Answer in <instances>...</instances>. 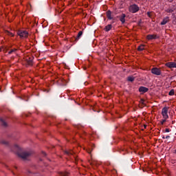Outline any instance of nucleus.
I'll return each mask as SVG.
<instances>
[{
    "label": "nucleus",
    "instance_id": "32",
    "mask_svg": "<svg viewBox=\"0 0 176 176\" xmlns=\"http://www.w3.org/2000/svg\"><path fill=\"white\" fill-rule=\"evenodd\" d=\"M28 173H29V174H31L32 172L31 171H28Z\"/></svg>",
    "mask_w": 176,
    "mask_h": 176
},
{
    "label": "nucleus",
    "instance_id": "23",
    "mask_svg": "<svg viewBox=\"0 0 176 176\" xmlns=\"http://www.w3.org/2000/svg\"><path fill=\"white\" fill-rule=\"evenodd\" d=\"M166 120H167V119L164 118V119L161 121V124H164V123H166Z\"/></svg>",
    "mask_w": 176,
    "mask_h": 176
},
{
    "label": "nucleus",
    "instance_id": "12",
    "mask_svg": "<svg viewBox=\"0 0 176 176\" xmlns=\"http://www.w3.org/2000/svg\"><path fill=\"white\" fill-rule=\"evenodd\" d=\"M106 14L109 20H112V19H113V17H112V12H111V10H108Z\"/></svg>",
    "mask_w": 176,
    "mask_h": 176
},
{
    "label": "nucleus",
    "instance_id": "30",
    "mask_svg": "<svg viewBox=\"0 0 176 176\" xmlns=\"http://www.w3.org/2000/svg\"><path fill=\"white\" fill-rule=\"evenodd\" d=\"M14 168H16V170H17V166H14Z\"/></svg>",
    "mask_w": 176,
    "mask_h": 176
},
{
    "label": "nucleus",
    "instance_id": "17",
    "mask_svg": "<svg viewBox=\"0 0 176 176\" xmlns=\"http://www.w3.org/2000/svg\"><path fill=\"white\" fill-rule=\"evenodd\" d=\"M69 175V173H68L67 172H61L59 174V176H68Z\"/></svg>",
    "mask_w": 176,
    "mask_h": 176
},
{
    "label": "nucleus",
    "instance_id": "5",
    "mask_svg": "<svg viewBox=\"0 0 176 176\" xmlns=\"http://www.w3.org/2000/svg\"><path fill=\"white\" fill-rule=\"evenodd\" d=\"M18 35H19L21 38H27V36H28V32L25 30H19L18 32Z\"/></svg>",
    "mask_w": 176,
    "mask_h": 176
},
{
    "label": "nucleus",
    "instance_id": "22",
    "mask_svg": "<svg viewBox=\"0 0 176 176\" xmlns=\"http://www.w3.org/2000/svg\"><path fill=\"white\" fill-rule=\"evenodd\" d=\"M175 94V91H174V89H171L169 93H168V95L169 96H174Z\"/></svg>",
    "mask_w": 176,
    "mask_h": 176
},
{
    "label": "nucleus",
    "instance_id": "13",
    "mask_svg": "<svg viewBox=\"0 0 176 176\" xmlns=\"http://www.w3.org/2000/svg\"><path fill=\"white\" fill-rule=\"evenodd\" d=\"M169 21L168 16L165 17L161 22V25H166V23Z\"/></svg>",
    "mask_w": 176,
    "mask_h": 176
},
{
    "label": "nucleus",
    "instance_id": "11",
    "mask_svg": "<svg viewBox=\"0 0 176 176\" xmlns=\"http://www.w3.org/2000/svg\"><path fill=\"white\" fill-rule=\"evenodd\" d=\"M139 91H140V93H142V94H144V93H147V91H149V89L146 88L145 87L141 86L139 88Z\"/></svg>",
    "mask_w": 176,
    "mask_h": 176
},
{
    "label": "nucleus",
    "instance_id": "18",
    "mask_svg": "<svg viewBox=\"0 0 176 176\" xmlns=\"http://www.w3.org/2000/svg\"><path fill=\"white\" fill-rule=\"evenodd\" d=\"M134 79H135V77L129 76L128 78H127V80H128L129 82H134Z\"/></svg>",
    "mask_w": 176,
    "mask_h": 176
},
{
    "label": "nucleus",
    "instance_id": "10",
    "mask_svg": "<svg viewBox=\"0 0 176 176\" xmlns=\"http://www.w3.org/2000/svg\"><path fill=\"white\" fill-rule=\"evenodd\" d=\"M64 153L67 156H73L74 158L76 159L75 155H74V151H72V150H65Z\"/></svg>",
    "mask_w": 176,
    "mask_h": 176
},
{
    "label": "nucleus",
    "instance_id": "9",
    "mask_svg": "<svg viewBox=\"0 0 176 176\" xmlns=\"http://www.w3.org/2000/svg\"><path fill=\"white\" fill-rule=\"evenodd\" d=\"M166 66L168 67V68H176V63L168 62L166 63Z\"/></svg>",
    "mask_w": 176,
    "mask_h": 176
},
{
    "label": "nucleus",
    "instance_id": "3",
    "mask_svg": "<svg viewBox=\"0 0 176 176\" xmlns=\"http://www.w3.org/2000/svg\"><path fill=\"white\" fill-rule=\"evenodd\" d=\"M168 107H164L162 111V115L164 119H168Z\"/></svg>",
    "mask_w": 176,
    "mask_h": 176
},
{
    "label": "nucleus",
    "instance_id": "15",
    "mask_svg": "<svg viewBox=\"0 0 176 176\" xmlns=\"http://www.w3.org/2000/svg\"><path fill=\"white\" fill-rule=\"evenodd\" d=\"M82 35H83V32L80 31L77 35V37L76 38V41H79V39H80V36H82Z\"/></svg>",
    "mask_w": 176,
    "mask_h": 176
},
{
    "label": "nucleus",
    "instance_id": "26",
    "mask_svg": "<svg viewBox=\"0 0 176 176\" xmlns=\"http://www.w3.org/2000/svg\"><path fill=\"white\" fill-rule=\"evenodd\" d=\"M168 138H170V135H166V140H168Z\"/></svg>",
    "mask_w": 176,
    "mask_h": 176
},
{
    "label": "nucleus",
    "instance_id": "7",
    "mask_svg": "<svg viewBox=\"0 0 176 176\" xmlns=\"http://www.w3.org/2000/svg\"><path fill=\"white\" fill-rule=\"evenodd\" d=\"M34 57L33 56H27L25 59V60L26 61L28 65H32V64L34 63Z\"/></svg>",
    "mask_w": 176,
    "mask_h": 176
},
{
    "label": "nucleus",
    "instance_id": "31",
    "mask_svg": "<svg viewBox=\"0 0 176 176\" xmlns=\"http://www.w3.org/2000/svg\"><path fill=\"white\" fill-rule=\"evenodd\" d=\"M144 129H146V125H144Z\"/></svg>",
    "mask_w": 176,
    "mask_h": 176
},
{
    "label": "nucleus",
    "instance_id": "8",
    "mask_svg": "<svg viewBox=\"0 0 176 176\" xmlns=\"http://www.w3.org/2000/svg\"><path fill=\"white\" fill-rule=\"evenodd\" d=\"M117 17L119 19L120 21H121L122 24H124L126 23V14H122Z\"/></svg>",
    "mask_w": 176,
    "mask_h": 176
},
{
    "label": "nucleus",
    "instance_id": "19",
    "mask_svg": "<svg viewBox=\"0 0 176 176\" xmlns=\"http://www.w3.org/2000/svg\"><path fill=\"white\" fill-rule=\"evenodd\" d=\"M144 45H140L139 47H138V50L139 51V52H142V50H144Z\"/></svg>",
    "mask_w": 176,
    "mask_h": 176
},
{
    "label": "nucleus",
    "instance_id": "14",
    "mask_svg": "<svg viewBox=\"0 0 176 176\" xmlns=\"http://www.w3.org/2000/svg\"><path fill=\"white\" fill-rule=\"evenodd\" d=\"M111 30H112V25H107L104 28V31H106V32H108L109 31H111Z\"/></svg>",
    "mask_w": 176,
    "mask_h": 176
},
{
    "label": "nucleus",
    "instance_id": "29",
    "mask_svg": "<svg viewBox=\"0 0 176 176\" xmlns=\"http://www.w3.org/2000/svg\"><path fill=\"white\" fill-rule=\"evenodd\" d=\"M138 25H141V21L138 23Z\"/></svg>",
    "mask_w": 176,
    "mask_h": 176
},
{
    "label": "nucleus",
    "instance_id": "33",
    "mask_svg": "<svg viewBox=\"0 0 176 176\" xmlns=\"http://www.w3.org/2000/svg\"><path fill=\"white\" fill-rule=\"evenodd\" d=\"M175 153H176V150L175 151Z\"/></svg>",
    "mask_w": 176,
    "mask_h": 176
},
{
    "label": "nucleus",
    "instance_id": "6",
    "mask_svg": "<svg viewBox=\"0 0 176 176\" xmlns=\"http://www.w3.org/2000/svg\"><path fill=\"white\" fill-rule=\"evenodd\" d=\"M160 36H159L157 34H148L146 36V39L148 41H152V39H159Z\"/></svg>",
    "mask_w": 176,
    "mask_h": 176
},
{
    "label": "nucleus",
    "instance_id": "20",
    "mask_svg": "<svg viewBox=\"0 0 176 176\" xmlns=\"http://www.w3.org/2000/svg\"><path fill=\"white\" fill-rule=\"evenodd\" d=\"M14 52H17V49L14 48V49L11 50L8 52V54H12V53H14Z\"/></svg>",
    "mask_w": 176,
    "mask_h": 176
},
{
    "label": "nucleus",
    "instance_id": "1",
    "mask_svg": "<svg viewBox=\"0 0 176 176\" xmlns=\"http://www.w3.org/2000/svg\"><path fill=\"white\" fill-rule=\"evenodd\" d=\"M0 144L1 145H5V146H8L9 148H10V149L12 152H16L17 156L19 157H20L21 159H22V160H28V157H30V156H31V155H32V151L19 152V151H20V146H19V145L14 144V146L12 147V146H10V144L9 143V142H8L3 139L0 140Z\"/></svg>",
    "mask_w": 176,
    "mask_h": 176
},
{
    "label": "nucleus",
    "instance_id": "27",
    "mask_svg": "<svg viewBox=\"0 0 176 176\" xmlns=\"http://www.w3.org/2000/svg\"><path fill=\"white\" fill-rule=\"evenodd\" d=\"M87 153H91V150H88V151H87Z\"/></svg>",
    "mask_w": 176,
    "mask_h": 176
},
{
    "label": "nucleus",
    "instance_id": "28",
    "mask_svg": "<svg viewBox=\"0 0 176 176\" xmlns=\"http://www.w3.org/2000/svg\"><path fill=\"white\" fill-rule=\"evenodd\" d=\"M163 140H166V137L164 135L162 136Z\"/></svg>",
    "mask_w": 176,
    "mask_h": 176
},
{
    "label": "nucleus",
    "instance_id": "21",
    "mask_svg": "<svg viewBox=\"0 0 176 176\" xmlns=\"http://www.w3.org/2000/svg\"><path fill=\"white\" fill-rule=\"evenodd\" d=\"M174 10H175V9L170 8V9H168L166 10V12H167V13H173V12H174Z\"/></svg>",
    "mask_w": 176,
    "mask_h": 176
},
{
    "label": "nucleus",
    "instance_id": "24",
    "mask_svg": "<svg viewBox=\"0 0 176 176\" xmlns=\"http://www.w3.org/2000/svg\"><path fill=\"white\" fill-rule=\"evenodd\" d=\"M170 129H165V133H170Z\"/></svg>",
    "mask_w": 176,
    "mask_h": 176
},
{
    "label": "nucleus",
    "instance_id": "25",
    "mask_svg": "<svg viewBox=\"0 0 176 176\" xmlns=\"http://www.w3.org/2000/svg\"><path fill=\"white\" fill-rule=\"evenodd\" d=\"M42 154H43V156H46V153H45V152H42Z\"/></svg>",
    "mask_w": 176,
    "mask_h": 176
},
{
    "label": "nucleus",
    "instance_id": "4",
    "mask_svg": "<svg viewBox=\"0 0 176 176\" xmlns=\"http://www.w3.org/2000/svg\"><path fill=\"white\" fill-rule=\"evenodd\" d=\"M151 73H153V75H162V70L157 67H153L151 69Z\"/></svg>",
    "mask_w": 176,
    "mask_h": 176
},
{
    "label": "nucleus",
    "instance_id": "16",
    "mask_svg": "<svg viewBox=\"0 0 176 176\" xmlns=\"http://www.w3.org/2000/svg\"><path fill=\"white\" fill-rule=\"evenodd\" d=\"M0 122H1V124L3 126V127H8V124L6 122H5L4 119L0 118Z\"/></svg>",
    "mask_w": 176,
    "mask_h": 176
},
{
    "label": "nucleus",
    "instance_id": "2",
    "mask_svg": "<svg viewBox=\"0 0 176 176\" xmlns=\"http://www.w3.org/2000/svg\"><path fill=\"white\" fill-rule=\"evenodd\" d=\"M138 10H140V7H138L137 4H133L129 7V12H131V13H137Z\"/></svg>",
    "mask_w": 176,
    "mask_h": 176
}]
</instances>
